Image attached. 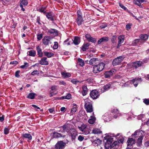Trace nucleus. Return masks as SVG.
Instances as JSON below:
<instances>
[{
  "instance_id": "obj_60",
  "label": "nucleus",
  "mask_w": 149,
  "mask_h": 149,
  "mask_svg": "<svg viewBox=\"0 0 149 149\" xmlns=\"http://www.w3.org/2000/svg\"><path fill=\"white\" fill-rule=\"evenodd\" d=\"M71 82L74 84H76L77 83L79 82V81L76 80V79H73L71 80Z\"/></svg>"
},
{
  "instance_id": "obj_53",
  "label": "nucleus",
  "mask_w": 149,
  "mask_h": 149,
  "mask_svg": "<svg viewBox=\"0 0 149 149\" xmlns=\"http://www.w3.org/2000/svg\"><path fill=\"white\" fill-rule=\"evenodd\" d=\"M58 47V43L57 42H54V45L53 46V48L54 49H56Z\"/></svg>"
},
{
  "instance_id": "obj_25",
  "label": "nucleus",
  "mask_w": 149,
  "mask_h": 149,
  "mask_svg": "<svg viewBox=\"0 0 149 149\" xmlns=\"http://www.w3.org/2000/svg\"><path fill=\"white\" fill-rule=\"evenodd\" d=\"M80 42V38L78 36H75L73 40V43L76 45H78Z\"/></svg>"
},
{
  "instance_id": "obj_37",
  "label": "nucleus",
  "mask_w": 149,
  "mask_h": 149,
  "mask_svg": "<svg viewBox=\"0 0 149 149\" xmlns=\"http://www.w3.org/2000/svg\"><path fill=\"white\" fill-rule=\"evenodd\" d=\"M87 127V125H86L83 124L80 127L78 126V128L81 131L83 132Z\"/></svg>"
},
{
  "instance_id": "obj_42",
  "label": "nucleus",
  "mask_w": 149,
  "mask_h": 149,
  "mask_svg": "<svg viewBox=\"0 0 149 149\" xmlns=\"http://www.w3.org/2000/svg\"><path fill=\"white\" fill-rule=\"evenodd\" d=\"M111 87V85L110 84H107L103 86V89L104 91H105L109 89Z\"/></svg>"
},
{
  "instance_id": "obj_57",
  "label": "nucleus",
  "mask_w": 149,
  "mask_h": 149,
  "mask_svg": "<svg viewBox=\"0 0 149 149\" xmlns=\"http://www.w3.org/2000/svg\"><path fill=\"white\" fill-rule=\"evenodd\" d=\"M119 6L122 8L123 9L125 10H126L127 9V8L124 6H123L121 3H119Z\"/></svg>"
},
{
  "instance_id": "obj_30",
  "label": "nucleus",
  "mask_w": 149,
  "mask_h": 149,
  "mask_svg": "<svg viewBox=\"0 0 149 149\" xmlns=\"http://www.w3.org/2000/svg\"><path fill=\"white\" fill-rule=\"evenodd\" d=\"M82 93L83 96L86 95L88 92L87 88L85 86H83L82 87Z\"/></svg>"
},
{
  "instance_id": "obj_34",
  "label": "nucleus",
  "mask_w": 149,
  "mask_h": 149,
  "mask_svg": "<svg viewBox=\"0 0 149 149\" xmlns=\"http://www.w3.org/2000/svg\"><path fill=\"white\" fill-rule=\"evenodd\" d=\"M19 2V5H22L24 6H26L28 4L27 0H20Z\"/></svg>"
},
{
  "instance_id": "obj_45",
  "label": "nucleus",
  "mask_w": 149,
  "mask_h": 149,
  "mask_svg": "<svg viewBox=\"0 0 149 149\" xmlns=\"http://www.w3.org/2000/svg\"><path fill=\"white\" fill-rule=\"evenodd\" d=\"M93 132L94 134H100L102 133V131L99 129H93Z\"/></svg>"
},
{
  "instance_id": "obj_33",
  "label": "nucleus",
  "mask_w": 149,
  "mask_h": 149,
  "mask_svg": "<svg viewBox=\"0 0 149 149\" xmlns=\"http://www.w3.org/2000/svg\"><path fill=\"white\" fill-rule=\"evenodd\" d=\"M36 95H37L36 94L33 93H29L26 97L30 99H34L35 96Z\"/></svg>"
},
{
  "instance_id": "obj_54",
  "label": "nucleus",
  "mask_w": 149,
  "mask_h": 149,
  "mask_svg": "<svg viewBox=\"0 0 149 149\" xmlns=\"http://www.w3.org/2000/svg\"><path fill=\"white\" fill-rule=\"evenodd\" d=\"M18 63V62L17 61H14L10 62V64H12L14 66H15Z\"/></svg>"
},
{
  "instance_id": "obj_63",
  "label": "nucleus",
  "mask_w": 149,
  "mask_h": 149,
  "mask_svg": "<svg viewBox=\"0 0 149 149\" xmlns=\"http://www.w3.org/2000/svg\"><path fill=\"white\" fill-rule=\"evenodd\" d=\"M36 22H37L39 24L41 25V24L40 22V17L38 16L36 18Z\"/></svg>"
},
{
  "instance_id": "obj_58",
  "label": "nucleus",
  "mask_w": 149,
  "mask_h": 149,
  "mask_svg": "<svg viewBox=\"0 0 149 149\" xmlns=\"http://www.w3.org/2000/svg\"><path fill=\"white\" fill-rule=\"evenodd\" d=\"M77 110V108L76 107H74L72 108L71 110V113H75Z\"/></svg>"
},
{
  "instance_id": "obj_62",
  "label": "nucleus",
  "mask_w": 149,
  "mask_h": 149,
  "mask_svg": "<svg viewBox=\"0 0 149 149\" xmlns=\"http://www.w3.org/2000/svg\"><path fill=\"white\" fill-rule=\"evenodd\" d=\"M140 131L138 130L136 131L133 134H132V136H136L139 135Z\"/></svg>"
},
{
  "instance_id": "obj_23",
  "label": "nucleus",
  "mask_w": 149,
  "mask_h": 149,
  "mask_svg": "<svg viewBox=\"0 0 149 149\" xmlns=\"http://www.w3.org/2000/svg\"><path fill=\"white\" fill-rule=\"evenodd\" d=\"M90 45V44L89 42L84 43L82 46L81 48L83 51H85L89 49V47Z\"/></svg>"
},
{
  "instance_id": "obj_35",
  "label": "nucleus",
  "mask_w": 149,
  "mask_h": 149,
  "mask_svg": "<svg viewBox=\"0 0 149 149\" xmlns=\"http://www.w3.org/2000/svg\"><path fill=\"white\" fill-rule=\"evenodd\" d=\"M98 59L97 58H93L91 59L89 61V64L90 65H92L94 63H96V61H97Z\"/></svg>"
},
{
  "instance_id": "obj_7",
  "label": "nucleus",
  "mask_w": 149,
  "mask_h": 149,
  "mask_svg": "<svg viewBox=\"0 0 149 149\" xmlns=\"http://www.w3.org/2000/svg\"><path fill=\"white\" fill-rule=\"evenodd\" d=\"M47 33L51 36H52L53 37H55L58 35V31L54 29H51L48 30Z\"/></svg>"
},
{
  "instance_id": "obj_2",
  "label": "nucleus",
  "mask_w": 149,
  "mask_h": 149,
  "mask_svg": "<svg viewBox=\"0 0 149 149\" xmlns=\"http://www.w3.org/2000/svg\"><path fill=\"white\" fill-rule=\"evenodd\" d=\"M105 139L107 140V141L105 144L104 147L106 149H109L110 148H111V143H112L113 140V139L111 137H104Z\"/></svg>"
},
{
  "instance_id": "obj_10",
  "label": "nucleus",
  "mask_w": 149,
  "mask_h": 149,
  "mask_svg": "<svg viewBox=\"0 0 149 149\" xmlns=\"http://www.w3.org/2000/svg\"><path fill=\"white\" fill-rule=\"evenodd\" d=\"M85 37L87 40L89 42L95 43L97 42L96 39L91 37L89 34H86Z\"/></svg>"
},
{
  "instance_id": "obj_22",
  "label": "nucleus",
  "mask_w": 149,
  "mask_h": 149,
  "mask_svg": "<svg viewBox=\"0 0 149 149\" xmlns=\"http://www.w3.org/2000/svg\"><path fill=\"white\" fill-rule=\"evenodd\" d=\"M76 22L78 26L81 25L84 22L82 17H77L76 19Z\"/></svg>"
},
{
  "instance_id": "obj_38",
  "label": "nucleus",
  "mask_w": 149,
  "mask_h": 149,
  "mask_svg": "<svg viewBox=\"0 0 149 149\" xmlns=\"http://www.w3.org/2000/svg\"><path fill=\"white\" fill-rule=\"evenodd\" d=\"M78 61L79 62V65L81 67H83L84 65V61L82 59L80 58L78 59Z\"/></svg>"
},
{
  "instance_id": "obj_48",
  "label": "nucleus",
  "mask_w": 149,
  "mask_h": 149,
  "mask_svg": "<svg viewBox=\"0 0 149 149\" xmlns=\"http://www.w3.org/2000/svg\"><path fill=\"white\" fill-rule=\"evenodd\" d=\"M71 97V95L70 93H68L66 96H62L63 99H70Z\"/></svg>"
},
{
  "instance_id": "obj_16",
  "label": "nucleus",
  "mask_w": 149,
  "mask_h": 149,
  "mask_svg": "<svg viewBox=\"0 0 149 149\" xmlns=\"http://www.w3.org/2000/svg\"><path fill=\"white\" fill-rule=\"evenodd\" d=\"M124 38L123 36H120L118 37V44L117 46V48L118 49L121 46V44L123 43L124 41Z\"/></svg>"
},
{
  "instance_id": "obj_13",
  "label": "nucleus",
  "mask_w": 149,
  "mask_h": 149,
  "mask_svg": "<svg viewBox=\"0 0 149 149\" xmlns=\"http://www.w3.org/2000/svg\"><path fill=\"white\" fill-rule=\"evenodd\" d=\"M70 134L72 137V140H74L76 136L77 135V132L76 130L74 128L70 130Z\"/></svg>"
},
{
  "instance_id": "obj_26",
  "label": "nucleus",
  "mask_w": 149,
  "mask_h": 149,
  "mask_svg": "<svg viewBox=\"0 0 149 149\" xmlns=\"http://www.w3.org/2000/svg\"><path fill=\"white\" fill-rule=\"evenodd\" d=\"M53 136L54 138H58L63 137L62 134L58 132H54L53 133Z\"/></svg>"
},
{
  "instance_id": "obj_31",
  "label": "nucleus",
  "mask_w": 149,
  "mask_h": 149,
  "mask_svg": "<svg viewBox=\"0 0 149 149\" xmlns=\"http://www.w3.org/2000/svg\"><path fill=\"white\" fill-rule=\"evenodd\" d=\"M143 136H140L139 138L138 139L137 141V146H140L141 145L142 143V140L143 139Z\"/></svg>"
},
{
  "instance_id": "obj_19",
  "label": "nucleus",
  "mask_w": 149,
  "mask_h": 149,
  "mask_svg": "<svg viewBox=\"0 0 149 149\" xmlns=\"http://www.w3.org/2000/svg\"><path fill=\"white\" fill-rule=\"evenodd\" d=\"M136 141L133 138H128L127 141V146H132L133 144L135 143Z\"/></svg>"
},
{
  "instance_id": "obj_40",
  "label": "nucleus",
  "mask_w": 149,
  "mask_h": 149,
  "mask_svg": "<svg viewBox=\"0 0 149 149\" xmlns=\"http://www.w3.org/2000/svg\"><path fill=\"white\" fill-rule=\"evenodd\" d=\"M42 71L36 70L33 71L31 73L32 75H34L36 74H39L40 73H42Z\"/></svg>"
},
{
  "instance_id": "obj_3",
  "label": "nucleus",
  "mask_w": 149,
  "mask_h": 149,
  "mask_svg": "<svg viewBox=\"0 0 149 149\" xmlns=\"http://www.w3.org/2000/svg\"><path fill=\"white\" fill-rule=\"evenodd\" d=\"M124 58L123 56H121L115 58L112 61L113 65L116 66L119 65L123 61Z\"/></svg>"
},
{
  "instance_id": "obj_29",
  "label": "nucleus",
  "mask_w": 149,
  "mask_h": 149,
  "mask_svg": "<svg viewBox=\"0 0 149 149\" xmlns=\"http://www.w3.org/2000/svg\"><path fill=\"white\" fill-rule=\"evenodd\" d=\"M43 52L44 54V55L49 58H51L54 55V53L51 52H48L44 51Z\"/></svg>"
},
{
  "instance_id": "obj_36",
  "label": "nucleus",
  "mask_w": 149,
  "mask_h": 149,
  "mask_svg": "<svg viewBox=\"0 0 149 149\" xmlns=\"http://www.w3.org/2000/svg\"><path fill=\"white\" fill-rule=\"evenodd\" d=\"M140 37L141 40L145 41L148 39V36L147 34H145L144 35L141 34V35Z\"/></svg>"
},
{
  "instance_id": "obj_1",
  "label": "nucleus",
  "mask_w": 149,
  "mask_h": 149,
  "mask_svg": "<svg viewBox=\"0 0 149 149\" xmlns=\"http://www.w3.org/2000/svg\"><path fill=\"white\" fill-rule=\"evenodd\" d=\"M105 64L103 62L99 63L97 65H94L93 68V72L95 73L100 72L104 69Z\"/></svg>"
},
{
  "instance_id": "obj_49",
  "label": "nucleus",
  "mask_w": 149,
  "mask_h": 149,
  "mask_svg": "<svg viewBox=\"0 0 149 149\" xmlns=\"http://www.w3.org/2000/svg\"><path fill=\"white\" fill-rule=\"evenodd\" d=\"M38 11H39L40 13H42L44 15L46 14V11H45L43 8V7L42 6L40 9H39L38 10Z\"/></svg>"
},
{
  "instance_id": "obj_32",
  "label": "nucleus",
  "mask_w": 149,
  "mask_h": 149,
  "mask_svg": "<svg viewBox=\"0 0 149 149\" xmlns=\"http://www.w3.org/2000/svg\"><path fill=\"white\" fill-rule=\"evenodd\" d=\"M91 118L88 120V122L90 124H93L95 123L96 120V118L93 116H91Z\"/></svg>"
},
{
  "instance_id": "obj_11",
  "label": "nucleus",
  "mask_w": 149,
  "mask_h": 149,
  "mask_svg": "<svg viewBox=\"0 0 149 149\" xmlns=\"http://www.w3.org/2000/svg\"><path fill=\"white\" fill-rule=\"evenodd\" d=\"M53 38L50 36H45L42 40L43 44L46 46L47 45L49 42Z\"/></svg>"
},
{
  "instance_id": "obj_43",
  "label": "nucleus",
  "mask_w": 149,
  "mask_h": 149,
  "mask_svg": "<svg viewBox=\"0 0 149 149\" xmlns=\"http://www.w3.org/2000/svg\"><path fill=\"white\" fill-rule=\"evenodd\" d=\"M117 36H113L112 37L111 41L113 43H116L117 42Z\"/></svg>"
},
{
  "instance_id": "obj_41",
  "label": "nucleus",
  "mask_w": 149,
  "mask_h": 149,
  "mask_svg": "<svg viewBox=\"0 0 149 149\" xmlns=\"http://www.w3.org/2000/svg\"><path fill=\"white\" fill-rule=\"evenodd\" d=\"M138 3H135V4L137 5L139 7L141 8L142 6L141 5V3H143L145 1V0H136Z\"/></svg>"
},
{
  "instance_id": "obj_4",
  "label": "nucleus",
  "mask_w": 149,
  "mask_h": 149,
  "mask_svg": "<svg viewBox=\"0 0 149 149\" xmlns=\"http://www.w3.org/2000/svg\"><path fill=\"white\" fill-rule=\"evenodd\" d=\"M60 129L62 128V130L60 129L59 130L57 131L61 132L62 133H64L65 132H68L69 130V125L67 123H66L62 126H60L58 127Z\"/></svg>"
},
{
  "instance_id": "obj_39",
  "label": "nucleus",
  "mask_w": 149,
  "mask_h": 149,
  "mask_svg": "<svg viewBox=\"0 0 149 149\" xmlns=\"http://www.w3.org/2000/svg\"><path fill=\"white\" fill-rule=\"evenodd\" d=\"M29 56L34 57L36 56V52L34 50H31L28 52Z\"/></svg>"
},
{
  "instance_id": "obj_28",
  "label": "nucleus",
  "mask_w": 149,
  "mask_h": 149,
  "mask_svg": "<svg viewBox=\"0 0 149 149\" xmlns=\"http://www.w3.org/2000/svg\"><path fill=\"white\" fill-rule=\"evenodd\" d=\"M61 74L64 78H66L70 77L71 75L70 73L68 72H61Z\"/></svg>"
},
{
  "instance_id": "obj_61",
  "label": "nucleus",
  "mask_w": 149,
  "mask_h": 149,
  "mask_svg": "<svg viewBox=\"0 0 149 149\" xmlns=\"http://www.w3.org/2000/svg\"><path fill=\"white\" fill-rule=\"evenodd\" d=\"M132 25L130 24H127L126 25V28L127 30H129L131 28Z\"/></svg>"
},
{
  "instance_id": "obj_5",
  "label": "nucleus",
  "mask_w": 149,
  "mask_h": 149,
  "mask_svg": "<svg viewBox=\"0 0 149 149\" xmlns=\"http://www.w3.org/2000/svg\"><path fill=\"white\" fill-rule=\"evenodd\" d=\"M66 145V143L63 141H58L55 145V148L56 149H63Z\"/></svg>"
},
{
  "instance_id": "obj_52",
  "label": "nucleus",
  "mask_w": 149,
  "mask_h": 149,
  "mask_svg": "<svg viewBox=\"0 0 149 149\" xmlns=\"http://www.w3.org/2000/svg\"><path fill=\"white\" fill-rule=\"evenodd\" d=\"M42 38V34H38L37 35V38L38 40H41Z\"/></svg>"
},
{
  "instance_id": "obj_55",
  "label": "nucleus",
  "mask_w": 149,
  "mask_h": 149,
  "mask_svg": "<svg viewBox=\"0 0 149 149\" xmlns=\"http://www.w3.org/2000/svg\"><path fill=\"white\" fill-rule=\"evenodd\" d=\"M119 141H118L119 143H123L124 141V139L123 137L122 136H120L119 137V139H118Z\"/></svg>"
},
{
  "instance_id": "obj_6",
  "label": "nucleus",
  "mask_w": 149,
  "mask_h": 149,
  "mask_svg": "<svg viewBox=\"0 0 149 149\" xmlns=\"http://www.w3.org/2000/svg\"><path fill=\"white\" fill-rule=\"evenodd\" d=\"M84 107L87 112H91L93 111V108L92 104L89 102L85 103Z\"/></svg>"
},
{
  "instance_id": "obj_51",
  "label": "nucleus",
  "mask_w": 149,
  "mask_h": 149,
  "mask_svg": "<svg viewBox=\"0 0 149 149\" xmlns=\"http://www.w3.org/2000/svg\"><path fill=\"white\" fill-rule=\"evenodd\" d=\"M20 71L19 70L16 71L15 73V76L17 78H19L20 77L19 73H20Z\"/></svg>"
},
{
  "instance_id": "obj_50",
  "label": "nucleus",
  "mask_w": 149,
  "mask_h": 149,
  "mask_svg": "<svg viewBox=\"0 0 149 149\" xmlns=\"http://www.w3.org/2000/svg\"><path fill=\"white\" fill-rule=\"evenodd\" d=\"M82 14L81 11L78 10L77 12V17H82Z\"/></svg>"
},
{
  "instance_id": "obj_47",
  "label": "nucleus",
  "mask_w": 149,
  "mask_h": 149,
  "mask_svg": "<svg viewBox=\"0 0 149 149\" xmlns=\"http://www.w3.org/2000/svg\"><path fill=\"white\" fill-rule=\"evenodd\" d=\"M24 65H21L20 66V68H22V69L26 68L29 66V64L25 62V63H24Z\"/></svg>"
},
{
  "instance_id": "obj_27",
  "label": "nucleus",
  "mask_w": 149,
  "mask_h": 149,
  "mask_svg": "<svg viewBox=\"0 0 149 149\" xmlns=\"http://www.w3.org/2000/svg\"><path fill=\"white\" fill-rule=\"evenodd\" d=\"M102 141L99 139H97L94 141L92 143L95 146H97L98 145H100L102 143Z\"/></svg>"
},
{
  "instance_id": "obj_12",
  "label": "nucleus",
  "mask_w": 149,
  "mask_h": 149,
  "mask_svg": "<svg viewBox=\"0 0 149 149\" xmlns=\"http://www.w3.org/2000/svg\"><path fill=\"white\" fill-rule=\"evenodd\" d=\"M20 139L24 140V139H27L29 140H31L32 139L31 135L29 133H23L21 134Z\"/></svg>"
},
{
  "instance_id": "obj_8",
  "label": "nucleus",
  "mask_w": 149,
  "mask_h": 149,
  "mask_svg": "<svg viewBox=\"0 0 149 149\" xmlns=\"http://www.w3.org/2000/svg\"><path fill=\"white\" fill-rule=\"evenodd\" d=\"M90 95L93 99H96L99 96V92L96 90H93L90 93Z\"/></svg>"
},
{
  "instance_id": "obj_59",
  "label": "nucleus",
  "mask_w": 149,
  "mask_h": 149,
  "mask_svg": "<svg viewBox=\"0 0 149 149\" xmlns=\"http://www.w3.org/2000/svg\"><path fill=\"white\" fill-rule=\"evenodd\" d=\"M84 136H81V135H79V136L78 139V140H79L80 141H83V140H84Z\"/></svg>"
},
{
  "instance_id": "obj_18",
  "label": "nucleus",
  "mask_w": 149,
  "mask_h": 149,
  "mask_svg": "<svg viewBox=\"0 0 149 149\" xmlns=\"http://www.w3.org/2000/svg\"><path fill=\"white\" fill-rule=\"evenodd\" d=\"M119 142L118 141H114L113 143H111V149H117L118 147Z\"/></svg>"
},
{
  "instance_id": "obj_56",
  "label": "nucleus",
  "mask_w": 149,
  "mask_h": 149,
  "mask_svg": "<svg viewBox=\"0 0 149 149\" xmlns=\"http://www.w3.org/2000/svg\"><path fill=\"white\" fill-rule=\"evenodd\" d=\"M143 102L147 105L149 104V99H145L143 100Z\"/></svg>"
},
{
  "instance_id": "obj_24",
  "label": "nucleus",
  "mask_w": 149,
  "mask_h": 149,
  "mask_svg": "<svg viewBox=\"0 0 149 149\" xmlns=\"http://www.w3.org/2000/svg\"><path fill=\"white\" fill-rule=\"evenodd\" d=\"M113 117L116 118L119 115V111L117 109H113L112 111Z\"/></svg>"
},
{
  "instance_id": "obj_9",
  "label": "nucleus",
  "mask_w": 149,
  "mask_h": 149,
  "mask_svg": "<svg viewBox=\"0 0 149 149\" xmlns=\"http://www.w3.org/2000/svg\"><path fill=\"white\" fill-rule=\"evenodd\" d=\"M116 72V70L115 69L111 70L109 71H106L104 73V77L105 78H109L113 75V73H114Z\"/></svg>"
},
{
  "instance_id": "obj_44",
  "label": "nucleus",
  "mask_w": 149,
  "mask_h": 149,
  "mask_svg": "<svg viewBox=\"0 0 149 149\" xmlns=\"http://www.w3.org/2000/svg\"><path fill=\"white\" fill-rule=\"evenodd\" d=\"M10 128L9 126L6 127L4 130V133L5 134H8L9 132Z\"/></svg>"
},
{
  "instance_id": "obj_17",
  "label": "nucleus",
  "mask_w": 149,
  "mask_h": 149,
  "mask_svg": "<svg viewBox=\"0 0 149 149\" xmlns=\"http://www.w3.org/2000/svg\"><path fill=\"white\" fill-rule=\"evenodd\" d=\"M109 38L107 37H104L100 39L97 41V44L100 45L101 43L107 42L109 41Z\"/></svg>"
},
{
  "instance_id": "obj_20",
  "label": "nucleus",
  "mask_w": 149,
  "mask_h": 149,
  "mask_svg": "<svg viewBox=\"0 0 149 149\" xmlns=\"http://www.w3.org/2000/svg\"><path fill=\"white\" fill-rule=\"evenodd\" d=\"M47 58L46 57L42 58L39 61V63L41 65H48V61H47Z\"/></svg>"
},
{
  "instance_id": "obj_64",
  "label": "nucleus",
  "mask_w": 149,
  "mask_h": 149,
  "mask_svg": "<svg viewBox=\"0 0 149 149\" xmlns=\"http://www.w3.org/2000/svg\"><path fill=\"white\" fill-rule=\"evenodd\" d=\"M54 91H50V93H49V97H52L53 95H56V94L54 93Z\"/></svg>"
},
{
  "instance_id": "obj_21",
  "label": "nucleus",
  "mask_w": 149,
  "mask_h": 149,
  "mask_svg": "<svg viewBox=\"0 0 149 149\" xmlns=\"http://www.w3.org/2000/svg\"><path fill=\"white\" fill-rule=\"evenodd\" d=\"M36 49L37 51V54L38 56L40 57H42L43 56V53L42 52V49L39 46L36 47Z\"/></svg>"
},
{
  "instance_id": "obj_46",
  "label": "nucleus",
  "mask_w": 149,
  "mask_h": 149,
  "mask_svg": "<svg viewBox=\"0 0 149 149\" xmlns=\"http://www.w3.org/2000/svg\"><path fill=\"white\" fill-rule=\"evenodd\" d=\"M140 39H136L134 40L132 42V44L133 46H136L139 42Z\"/></svg>"
},
{
  "instance_id": "obj_15",
  "label": "nucleus",
  "mask_w": 149,
  "mask_h": 149,
  "mask_svg": "<svg viewBox=\"0 0 149 149\" xmlns=\"http://www.w3.org/2000/svg\"><path fill=\"white\" fill-rule=\"evenodd\" d=\"M143 64V63L141 61H137L134 62L132 64V67L136 69L137 68L140 67Z\"/></svg>"
},
{
  "instance_id": "obj_14",
  "label": "nucleus",
  "mask_w": 149,
  "mask_h": 149,
  "mask_svg": "<svg viewBox=\"0 0 149 149\" xmlns=\"http://www.w3.org/2000/svg\"><path fill=\"white\" fill-rule=\"evenodd\" d=\"M53 12L50 11L46 13V14H44L45 15L47 18L49 20L52 22H54V19L53 17Z\"/></svg>"
}]
</instances>
